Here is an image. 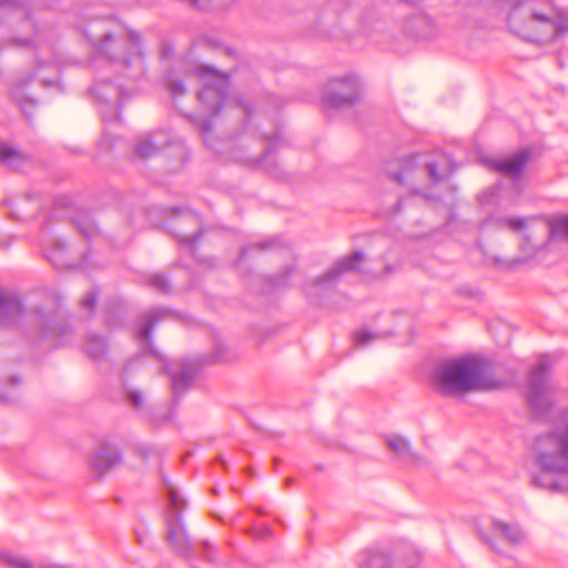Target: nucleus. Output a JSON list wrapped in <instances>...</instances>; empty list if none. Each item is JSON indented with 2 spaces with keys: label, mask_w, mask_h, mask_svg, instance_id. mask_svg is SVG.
Segmentation results:
<instances>
[{
  "label": "nucleus",
  "mask_w": 568,
  "mask_h": 568,
  "mask_svg": "<svg viewBox=\"0 0 568 568\" xmlns=\"http://www.w3.org/2000/svg\"><path fill=\"white\" fill-rule=\"evenodd\" d=\"M534 454L540 473L531 477V485L552 491L568 490V409L551 430L536 438Z\"/></svg>",
  "instance_id": "obj_1"
},
{
  "label": "nucleus",
  "mask_w": 568,
  "mask_h": 568,
  "mask_svg": "<svg viewBox=\"0 0 568 568\" xmlns=\"http://www.w3.org/2000/svg\"><path fill=\"white\" fill-rule=\"evenodd\" d=\"M509 28L531 42H547L568 32V11L549 1L519 0L508 17Z\"/></svg>",
  "instance_id": "obj_2"
},
{
  "label": "nucleus",
  "mask_w": 568,
  "mask_h": 568,
  "mask_svg": "<svg viewBox=\"0 0 568 568\" xmlns=\"http://www.w3.org/2000/svg\"><path fill=\"white\" fill-rule=\"evenodd\" d=\"M434 386L443 396L469 390L493 389L498 383L490 363L478 356L453 358L437 364L432 373Z\"/></svg>",
  "instance_id": "obj_3"
},
{
  "label": "nucleus",
  "mask_w": 568,
  "mask_h": 568,
  "mask_svg": "<svg viewBox=\"0 0 568 568\" xmlns=\"http://www.w3.org/2000/svg\"><path fill=\"white\" fill-rule=\"evenodd\" d=\"M23 321H28L36 326L39 336L50 341L54 347L63 345L72 333L69 324L61 317L58 310L37 306L26 314L22 301L18 295L0 290V324L12 326Z\"/></svg>",
  "instance_id": "obj_4"
},
{
  "label": "nucleus",
  "mask_w": 568,
  "mask_h": 568,
  "mask_svg": "<svg viewBox=\"0 0 568 568\" xmlns=\"http://www.w3.org/2000/svg\"><path fill=\"white\" fill-rule=\"evenodd\" d=\"M95 52L123 69V75L138 80L145 73L141 37L125 26H116L103 31L100 38L88 34Z\"/></svg>",
  "instance_id": "obj_5"
},
{
  "label": "nucleus",
  "mask_w": 568,
  "mask_h": 568,
  "mask_svg": "<svg viewBox=\"0 0 568 568\" xmlns=\"http://www.w3.org/2000/svg\"><path fill=\"white\" fill-rule=\"evenodd\" d=\"M173 312L166 308H152L143 315L140 323L138 336L148 344V353L159 358L164 364L165 371L171 376V385L173 395L178 398L193 383L196 375L197 366L194 362L183 359L176 363H169L152 346L151 336L155 325L164 320L171 318Z\"/></svg>",
  "instance_id": "obj_6"
},
{
  "label": "nucleus",
  "mask_w": 568,
  "mask_h": 568,
  "mask_svg": "<svg viewBox=\"0 0 568 568\" xmlns=\"http://www.w3.org/2000/svg\"><path fill=\"white\" fill-rule=\"evenodd\" d=\"M364 260L365 254L359 251L338 260L324 274L320 275L311 284L305 286L306 294L318 296L324 292L333 290L346 273L361 272L363 274H369L374 278H386L395 274L400 268V263H387L385 257L382 256L381 260L384 264L383 270L362 271L359 265Z\"/></svg>",
  "instance_id": "obj_7"
},
{
  "label": "nucleus",
  "mask_w": 568,
  "mask_h": 568,
  "mask_svg": "<svg viewBox=\"0 0 568 568\" xmlns=\"http://www.w3.org/2000/svg\"><path fill=\"white\" fill-rule=\"evenodd\" d=\"M169 499L165 523H166V541L181 556H187L192 550V542L186 532L182 520V511L185 508V500L181 497L179 490L165 483Z\"/></svg>",
  "instance_id": "obj_8"
},
{
  "label": "nucleus",
  "mask_w": 568,
  "mask_h": 568,
  "mask_svg": "<svg viewBox=\"0 0 568 568\" xmlns=\"http://www.w3.org/2000/svg\"><path fill=\"white\" fill-rule=\"evenodd\" d=\"M420 560L422 555L414 545L402 542L392 550L377 549L368 552L359 568H414Z\"/></svg>",
  "instance_id": "obj_9"
},
{
  "label": "nucleus",
  "mask_w": 568,
  "mask_h": 568,
  "mask_svg": "<svg viewBox=\"0 0 568 568\" xmlns=\"http://www.w3.org/2000/svg\"><path fill=\"white\" fill-rule=\"evenodd\" d=\"M550 369L551 364L544 356L531 369L528 378V404L539 415L545 414L552 405V385L549 382Z\"/></svg>",
  "instance_id": "obj_10"
},
{
  "label": "nucleus",
  "mask_w": 568,
  "mask_h": 568,
  "mask_svg": "<svg viewBox=\"0 0 568 568\" xmlns=\"http://www.w3.org/2000/svg\"><path fill=\"white\" fill-rule=\"evenodd\" d=\"M362 84L358 78L346 75L332 79L323 94V103L329 108L342 109L352 106L361 99Z\"/></svg>",
  "instance_id": "obj_11"
},
{
  "label": "nucleus",
  "mask_w": 568,
  "mask_h": 568,
  "mask_svg": "<svg viewBox=\"0 0 568 568\" xmlns=\"http://www.w3.org/2000/svg\"><path fill=\"white\" fill-rule=\"evenodd\" d=\"M200 75L213 74V81L199 92L197 98L215 115L229 102L226 91L229 89V79L219 73L211 67H201Z\"/></svg>",
  "instance_id": "obj_12"
},
{
  "label": "nucleus",
  "mask_w": 568,
  "mask_h": 568,
  "mask_svg": "<svg viewBox=\"0 0 568 568\" xmlns=\"http://www.w3.org/2000/svg\"><path fill=\"white\" fill-rule=\"evenodd\" d=\"M170 227L180 246L193 254L203 234L200 216L193 212H186L182 216H175Z\"/></svg>",
  "instance_id": "obj_13"
},
{
  "label": "nucleus",
  "mask_w": 568,
  "mask_h": 568,
  "mask_svg": "<svg viewBox=\"0 0 568 568\" xmlns=\"http://www.w3.org/2000/svg\"><path fill=\"white\" fill-rule=\"evenodd\" d=\"M122 453L113 444H102L90 458V467L98 475L103 476L122 463Z\"/></svg>",
  "instance_id": "obj_14"
},
{
  "label": "nucleus",
  "mask_w": 568,
  "mask_h": 568,
  "mask_svg": "<svg viewBox=\"0 0 568 568\" xmlns=\"http://www.w3.org/2000/svg\"><path fill=\"white\" fill-rule=\"evenodd\" d=\"M424 155L422 154H413L409 158L403 159L402 162V171L400 172H392L390 178L399 184L405 182V175H407L415 168H423L428 175V178L434 182L438 183L442 181V175L437 172V166L434 162L424 160Z\"/></svg>",
  "instance_id": "obj_15"
},
{
  "label": "nucleus",
  "mask_w": 568,
  "mask_h": 568,
  "mask_svg": "<svg viewBox=\"0 0 568 568\" xmlns=\"http://www.w3.org/2000/svg\"><path fill=\"white\" fill-rule=\"evenodd\" d=\"M529 159L530 153L527 150H521L510 158L490 160L489 165L505 176L518 179L520 178Z\"/></svg>",
  "instance_id": "obj_16"
},
{
  "label": "nucleus",
  "mask_w": 568,
  "mask_h": 568,
  "mask_svg": "<svg viewBox=\"0 0 568 568\" xmlns=\"http://www.w3.org/2000/svg\"><path fill=\"white\" fill-rule=\"evenodd\" d=\"M281 138H282V133L280 130H276L272 135H264V140L268 141L270 144L267 145V148L264 150L263 154L260 158H254V156L247 155L246 153H244L242 151H234L232 156L236 162H239L243 165H246L250 168L264 165L265 169L270 173H273L272 164L270 163V160L274 152L275 144Z\"/></svg>",
  "instance_id": "obj_17"
},
{
  "label": "nucleus",
  "mask_w": 568,
  "mask_h": 568,
  "mask_svg": "<svg viewBox=\"0 0 568 568\" xmlns=\"http://www.w3.org/2000/svg\"><path fill=\"white\" fill-rule=\"evenodd\" d=\"M491 535L505 540L509 546H520L526 541V534L518 524L496 518L490 519Z\"/></svg>",
  "instance_id": "obj_18"
},
{
  "label": "nucleus",
  "mask_w": 568,
  "mask_h": 568,
  "mask_svg": "<svg viewBox=\"0 0 568 568\" xmlns=\"http://www.w3.org/2000/svg\"><path fill=\"white\" fill-rule=\"evenodd\" d=\"M34 79V74H29L26 78L18 79L11 87V99L18 104L23 115L31 120L33 116L38 102L33 98L24 94V87Z\"/></svg>",
  "instance_id": "obj_19"
},
{
  "label": "nucleus",
  "mask_w": 568,
  "mask_h": 568,
  "mask_svg": "<svg viewBox=\"0 0 568 568\" xmlns=\"http://www.w3.org/2000/svg\"><path fill=\"white\" fill-rule=\"evenodd\" d=\"M29 158L17 148L0 139V163L11 170H21Z\"/></svg>",
  "instance_id": "obj_20"
},
{
  "label": "nucleus",
  "mask_w": 568,
  "mask_h": 568,
  "mask_svg": "<svg viewBox=\"0 0 568 568\" xmlns=\"http://www.w3.org/2000/svg\"><path fill=\"white\" fill-rule=\"evenodd\" d=\"M160 135L161 133H146L142 135L136 143V153L143 159L156 155L168 144L166 140L159 139Z\"/></svg>",
  "instance_id": "obj_21"
},
{
  "label": "nucleus",
  "mask_w": 568,
  "mask_h": 568,
  "mask_svg": "<svg viewBox=\"0 0 568 568\" xmlns=\"http://www.w3.org/2000/svg\"><path fill=\"white\" fill-rule=\"evenodd\" d=\"M90 92L101 101L118 100L119 105L125 101V92L120 85H113L109 81H101L90 89Z\"/></svg>",
  "instance_id": "obj_22"
},
{
  "label": "nucleus",
  "mask_w": 568,
  "mask_h": 568,
  "mask_svg": "<svg viewBox=\"0 0 568 568\" xmlns=\"http://www.w3.org/2000/svg\"><path fill=\"white\" fill-rule=\"evenodd\" d=\"M45 257L57 268L72 267L69 258L68 245L63 240H54L52 247L45 253Z\"/></svg>",
  "instance_id": "obj_23"
},
{
  "label": "nucleus",
  "mask_w": 568,
  "mask_h": 568,
  "mask_svg": "<svg viewBox=\"0 0 568 568\" xmlns=\"http://www.w3.org/2000/svg\"><path fill=\"white\" fill-rule=\"evenodd\" d=\"M284 247H287V244L278 237H272L265 241L256 242L254 244L242 247L239 256V263L244 261L252 252L281 250Z\"/></svg>",
  "instance_id": "obj_24"
},
{
  "label": "nucleus",
  "mask_w": 568,
  "mask_h": 568,
  "mask_svg": "<svg viewBox=\"0 0 568 568\" xmlns=\"http://www.w3.org/2000/svg\"><path fill=\"white\" fill-rule=\"evenodd\" d=\"M85 349L92 358L100 359L106 353V342L102 336L91 334L87 337Z\"/></svg>",
  "instance_id": "obj_25"
},
{
  "label": "nucleus",
  "mask_w": 568,
  "mask_h": 568,
  "mask_svg": "<svg viewBox=\"0 0 568 568\" xmlns=\"http://www.w3.org/2000/svg\"><path fill=\"white\" fill-rule=\"evenodd\" d=\"M568 239V216L551 220L549 222L548 241Z\"/></svg>",
  "instance_id": "obj_26"
},
{
  "label": "nucleus",
  "mask_w": 568,
  "mask_h": 568,
  "mask_svg": "<svg viewBox=\"0 0 568 568\" xmlns=\"http://www.w3.org/2000/svg\"><path fill=\"white\" fill-rule=\"evenodd\" d=\"M74 224L78 231L88 240L95 237L99 234V230L95 223L92 221L91 215L85 213L74 220Z\"/></svg>",
  "instance_id": "obj_27"
},
{
  "label": "nucleus",
  "mask_w": 568,
  "mask_h": 568,
  "mask_svg": "<svg viewBox=\"0 0 568 568\" xmlns=\"http://www.w3.org/2000/svg\"><path fill=\"white\" fill-rule=\"evenodd\" d=\"M148 285L162 294H169L172 288V285H171V282L169 281V278L164 274H161V273L152 274L148 278Z\"/></svg>",
  "instance_id": "obj_28"
},
{
  "label": "nucleus",
  "mask_w": 568,
  "mask_h": 568,
  "mask_svg": "<svg viewBox=\"0 0 568 568\" xmlns=\"http://www.w3.org/2000/svg\"><path fill=\"white\" fill-rule=\"evenodd\" d=\"M388 447L398 455H407L410 452L409 442L399 435L387 437Z\"/></svg>",
  "instance_id": "obj_29"
},
{
  "label": "nucleus",
  "mask_w": 568,
  "mask_h": 568,
  "mask_svg": "<svg viewBox=\"0 0 568 568\" xmlns=\"http://www.w3.org/2000/svg\"><path fill=\"white\" fill-rule=\"evenodd\" d=\"M549 241L540 246H535L531 244V239L528 234L523 236V242L520 244L521 252L526 255L527 258L535 257L539 251L545 250L548 245Z\"/></svg>",
  "instance_id": "obj_30"
},
{
  "label": "nucleus",
  "mask_w": 568,
  "mask_h": 568,
  "mask_svg": "<svg viewBox=\"0 0 568 568\" xmlns=\"http://www.w3.org/2000/svg\"><path fill=\"white\" fill-rule=\"evenodd\" d=\"M98 297H99V291L91 290L81 300V303H80L81 308L83 312L87 313L88 316H91L93 314V311L98 303Z\"/></svg>",
  "instance_id": "obj_31"
},
{
  "label": "nucleus",
  "mask_w": 568,
  "mask_h": 568,
  "mask_svg": "<svg viewBox=\"0 0 568 568\" xmlns=\"http://www.w3.org/2000/svg\"><path fill=\"white\" fill-rule=\"evenodd\" d=\"M163 449L161 447L149 445V444H142L136 446V453L139 456H141L144 459H148L151 456H160L162 454Z\"/></svg>",
  "instance_id": "obj_32"
},
{
  "label": "nucleus",
  "mask_w": 568,
  "mask_h": 568,
  "mask_svg": "<svg viewBox=\"0 0 568 568\" xmlns=\"http://www.w3.org/2000/svg\"><path fill=\"white\" fill-rule=\"evenodd\" d=\"M376 338H381V335L368 331H359L354 334L355 344L358 346H366L371 341Z\"/></svg>",
  "instance_id": "obj_33"
},
{
  "label": "nucleus",
  "mask_w": 568,
  "mask_h": 568,
  "mask_svg": "<svg viewBox=\"0 0 568 568\" xmlns=\"http://www.w3.org/2000/svg\"><path fill=\"white\" fill-rule=\"evenodd\" d=\"M196 128L200 130V132L203 135V141L209 148H213L207 141V134L212 131V122L209 119L205 120H196L195 121Z\"/></svg>",
  "instance_id": "obj_34"
},
{
  "label": "nucleus",
  "mask_w": 568,
  "mask_h": 568,
  "mask_svg": "<svg viewBox=\"0 0 568 568\" xmlns=\"http://www.w3.org/2000/svg\"><path fill=\"white\" fill-rule=\"evenodd\" d=\"M168 89L173 97L183 95L186 92V88L181 80L168 81Z\"/></svg>",
  "instance_id": "obj_35"
},
{
  "label": "nucleus",
  "mask_w": 568,
  "mask_h": 568,
  "mask_svg": "<svg viewBox=\"0 0 568 568\" xmlns=\"http://www.w3.org/2000/svg\"><path fill=\"white\" fill-rule=\"evenodd\" d=\"M105 322L111 328H118L124 324L122 315H115L112 310L108 311Z\"/></svg>",
  "instance_id": "obj_36"
},
{
  "label": "nucleus",
  "mask_w": 568,
  "mask_h": 568,
  "mask_svg": "<svg viewBox=\"0 0 568 568\" xmlns=\"http://www.w3.org/2000/svg\"><path fill=\"white\" fill-rule=\"evenodd\" d=\"M295 265L286 266L282 274H278L274 277V284L277 286L285 285L287 278L295 272Z\"/></svg>",
  "instance_id": "obj_37"
},
{
  "label": "nucleus",
  "mask_w": 568,
  "mask_h": 568,
  "mask_svg": "<svg viewBox=\"0 0 568 568\" xmlns=\"http://www.w3.org/2000/svg\"><path fill=\"white\" fill-rule=\"evenodd\" d=\"M128 398H129V402L130 404L134 407V408H140L142 407L143 403H144V397L143 395L136 390V389H132L128 393Z\"/></svg>",
  "instance_id": "obj_38"
},
{
  "label": "nucleus",
  "mask_w": 568,
  "mask_h": 568,
  "mask_svg": "<svg viewBox=\"0 0 568 568\" xmlns=\"http://www.w3.org/2000/svg\"><path fill=\"white\" fill-rule=\"evenodd\" d=\"M174 415H175V410L171 409L169 413H166L163 416H160V415L154 416L152 418V423H153L154 426L161 427L164 424L171 422L173 419Z\"/></svg>",
  "instance_id": "obj_39"
},
{
  "label": "nucleus",
  "mask_w": 568,
  "mask_h": 568,
  "mask_svg": "<svg viewBox=\"0 0 568 568\" xmlns=\"http://www.w3.org/2000/svg\"><path fill=\"white\" fill-rule=\"evenodd\" d=\"M507 224L511 229L521 230L525 227L526 222L524 219H520V217H511V219L507 220Z\"/></svg>",
  "instance_id": "obj_40"
},
{
  "label": "nucleus",
  "mask_w": 568,
  "mask_h": 568,
  "mask_svg": "<svg viewBox=\"0 0 568 568\" xmlns=\"http://www.w3.org/2000/svg\"><path fill=\"white\" fill-rule=\"evenodd\" d=\"M250 532L252 534V536L254 538H257V539H265L272 535V530L268 527H264L260 531L250 530Z\"/></svg>",
  "instance_id": "obj_41"
},
{
  "label": "nucleus",
  "mask_w": 568,
  "mask_h": 568,
  "mask_svg": "<svg viewBox=\"0 0 568 568\" xmlns=\"http://www.w3.org/2000/svg\"><path fill=\"white\" fill-rule=\"evenodd\" d=\"M236 104L243 109L245 114L250 115L252 113L251 105L247 102H245L244 100H242V99L236 100Z\"/></svg>",
  "instance_id": "obj_42"
},
{
  "label": "nucleus",
  "mask_w": 568,
  "mask_h": 568,
  "mask_svg": "<svg viewBox=\"0 0 568 568\" xmlns=\"http://www.w3.org/2000/svg\"><path fill=\"white\" fill-rule=\"evenodd\" d=\"M480 536H481L483 540H484L486 544H488V545H490L493 548H495V544H494V541H493V539H491V536H490L489 534H487V532H485V531H480Z\"/></svg>",
  "instance_id": "obj_43"
},
{
  "label": "nucleus",
  "mask_w": 568,
  "mask_h": 568,
  "mask_svg": "<svg viewBox=\"0 0 568 568\" xmlns=\"http://www.w3.org/2000/svg\"><path fill=\"white\" fill-rule=\"evenodd\" d=\"M14 42H17L21 47H30L32 44V41L30 39H16Z\"/></svg>",
  "instance_id": "obj_44"
},
{
  "label": "nucleus",
  "mask_w": 568,
  "mask_h": 568,
  "mask_svg": "<svg viewBox=\"0 0 568 568\" xmlns=\"http://www.w3.org/2000/svg\"><path fill=\"white\" fill-rule=\"evenodd\" d=\"M17 4H18L17 0H0V8H2L4 6L16 7Z\"/></svg>",
  "instance_id": "obj_45"
},
{
  "label": "nucleus",
  "mask_w": 568,
  "mask_h": 568,
  "mask_svg": "<svg viewBox=\"0 0 568 568\" xmlns=\"http://www.w3.org/2000/svg\"><path fill=\"white\" fill-rule=\"evenodd\" d=\"M9 382H10L11 385L16 386V385H19L21 383V378L19 376H11Z\"/></svg>",
  "instance_id": "obj_46"
},
{
  "label": "nucleus",
  "mask_w": 568,
  "mask_h": 568,
  "mask_svg": "<svg viewBox=\"0 0 568 568\" xmlns=\"http://www.w3.org/2000/svg\"><path fill=\"white\" fill-rule=\"evenodd\" d=\"M0 400L9 403L12 400V398H11V396L7 395L6 393L0 392Z\"/></svg>",
  "instance_id": "obj_47"
},
{
  "label": "nucleus",
  "mask_w": 568,
  "mask_h": 568,
  "mask_svg": "<svg viewBox=\"0 0 568 568\" xmlns=\"http://www.w3.org/2000/svg\"><path fill=\"white\" fill-rule=\"evenodd\" d=\"M402 206H403V201H398L397 204H396V210L400 211Z\"/></svg>",
  "instance_id": "obj_48"
},
{
  "label": "nucleus",
  "mask_w": 568,
  "mask_h": 568,
  "mask_svg": "<svg viewBox=\"0 0 568 568\" xmlns=\"http://www.w3.org/2000/svg\"><path fill=\"white\" fill-rule=\"evenodd\" d=\"M293 481H294V480H293V478H287V479L285 480V484H286V486H290V485H292V484H293Z\"/></svg>",
  "instance_id": "obj_49"
},
{
  "label": "nucleus",
  "mask_w": 568,
  "mask_h": 568,
  "mask_svg": "<svg viewBox=\"0 0 568 568\" xmlns=\"http://www.w3.org/2000/svg\"><path fill=\"white\" fill-rule=\"evenodd\" d=\"M203 547L205 549H209L211 547V545L209 544V541H203Z\"/></svg>",
  "instance_id": "obj_50"
},
{
  "label": "nucleus",
  "mask_w": 568,
  "mask_h": 568,
  "mask_svg": "<svg viewBox=\"0 0 568 568\" xmlns=\"http://www.w3.org/2000/svg\"><path fill=\"white\" fill-rule=\"evenodd\" d=\"M179 210L180 209H178V207H173V209H171V212L175 215L179 212Z\"/></svg>",
  "instance_id": "obj_51"
},
{
  "label": "nucleus",
  "mask_w": 568,
  "mask_h": 568,
  "mask_svg": "<svg viewBox=\"0 0 568 568\" xmlns=\"http://www.w3.org/2000/svg\"><path fill=\"white\" fill-rule=\"evenodd\" d=\"M220 463L222 464L223 467H225V462L223 459H220Z\"/></svg>",
  "instance_id": "obj_52"
}]
</instances>
